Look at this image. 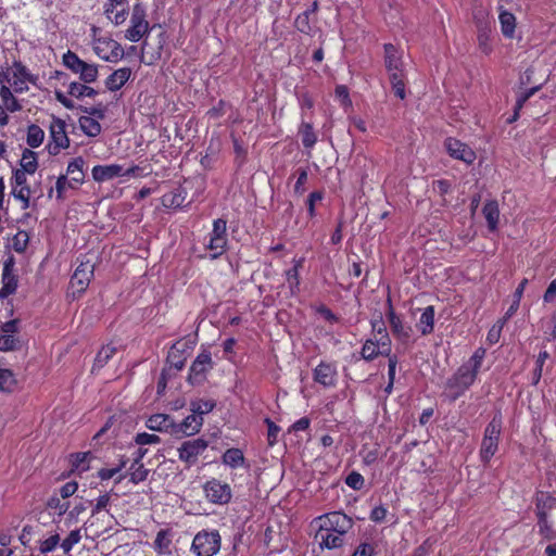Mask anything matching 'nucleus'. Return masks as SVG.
<instances>
[{
	"label": "nucleus",
	"instance_id": "nucleus-1",
	"mask_svg": "<svg viewBox=\"0 0 556 556\" xmlns=\"http://www.w3.org/2000/svg\"><path fill=\"white\" fill-rule=\"evenodd\" d=\"M485 350H476L470 358L446 381L444 395L452 402L462 396L475 382Z\"/></svg>",
	"mask_w": 556,
	"mask_h": 556
},
{
	"label": "nucleus",
	"instance_id": "nucleus-2",
	"mask_svg": "<svg viewBox=\"0 0 556 556\" xmlns=\"http://www.w3.org/2000/svg\"><path fill=\"white\" fill-rule=\"evenodd\" d=\"M20 165L21 167L14 172L12 194L23 203L22 207L26 208L31 193L26 185V176L35 174V155L31 150L24 151Z\"/></svg>",
	"mask_w": 556,
	"mask_h": 556
},
{
	"label": "nucleus",
	"instance_id": "nucleus-3",
	"mask_svg": "<svg viewBox=\"0 0 556 556\" xmlns=\"http://www.w3.org/2000/svg\"><path fill=\"white\" fill-rule=\"evenodd\" d=\"M502 421L494 417L485 427L480 447V459L488 464L498 450Z\"/></svg>",
	"mask_w": 556,
	"mask_h": 556
},
{
	"label": "nucleus",
	"instance_id": "nucleus-4",
	"mask_svg": "<svg viewBox=\"0 0 556 556\" xmlns=\"http://www.w3.org/2000/svg\"><path fill=\"white\" fill-rule=\"evenodd\" d=\"M222 545V538L217 530H202L195 534L191 549L197 556H214Z\"/></svg>",
	"mask_w": 556,
	"mask_h": 556
},
{
	"label": "nucleus",
	"instance_id": "nucleus-5",
	"mask_svg": "<svg viewBox=\"0 0 556 556\" xmlns=\"http://www.w3.org/2000/svg\"><path fill=\"white\" fill-rule=\"evenodd\" d=\"M63 64L73 73L79 75V79L85 84H91L98 78V65L83 61L72 51H67L63 55Z\"/></svg>",
	"mask_w": 556,
	"mask_h": 556
},
{
	"label": "nucleus",
	"instance_id": "nucleus-6",
	"mask_svg": "<svg viewBox=\"0 0 556 556\" xmlns=\"http://www.w3.org/2000/svg\"><path fill=\"white\" fill-rule=\"evenodd\" d=\"M93 270L94 265L90 261L80 262L71 278L68 296L76 299L86 291L93 277Z\"/></svg>",
	"mask_w": 556,
	"mask_h": 556
},
{
	"label": "nucleus",
	"instance_id": "nucleus-7",
	"mask_svg": "<svg viewBox=\"0 0 556 556\" xmlns=\"http://www.w3.org/2000/svg\"><path fill=\"white\" fill-rule=\"evenodd\" d=\"M146 9L141 3H136L132 7V13L130 17V26L126 30V39L131 42H138L143 36L149 34L150 26L146 20Z\"/></svg>",
	"mask_w": 556,
	"mask_h": 556
},
{
	"label": "nucleus",
	"instance_id": "nucleus-8",
	"mask_svg": "<svg viewBox=\"0 0 556 556\" xmlns=\"http://www.w3.org/2000/svg\"><path fill=\"white\" fill-rule=\"evenodd\" d=\"M320 527L344 535L352 529L353 520L341 511H331L317 518Z\"/></svg>",
	"mask_w": 556,
	"mask_h": 556
},
{
	"label": "nucleus",
	"instance_id": "nucleus-9",
	"mask_svg": "<svg viewBox=\"0 0 556 556\" xmlns=\"http://www.w3.org/2000/svg\"><path fill=\"white\" fill-rule=\"evenodd\" d=\"M204 492L206 498L213 503L218 505H224L229 503L231 500V488L228 483L222 482L217 479L208 480L204 486Z\"/></svg>",
	"mask_w": 556,
	"mask_h": 556
},
{
	"label": "nucleus",
	"instance_id": "nucleus-10",
	"mask_svg": "<svg viewBox=\"0 0 556 556\" xmlns=\"http://www.w3.org/2000/svg\"><path fill=\"white\" fill-rule=\"evenodd\" d=\"M389 303V312L387 317L390 323L392 334L399 340L402 344H409L414 339V330L410 326L406 325L400 316H397L391 305V300H388Z\"/></svg>",
	"mask_w": 556,
	"mask_h": 556
},
{
	"label": "nucleus",
	"instance_id": "nucleus-11",
	"mask_svg": "<svg viewBox=\"0 0 556 556\" xmlns=\"http://www.w3.org/2000/svg\"><path fill=\"white\" fill-rule=\"evenodd\" d=\"M138 170L137 166L129 167L124 169L122 165L118 164H110V165H96L92 168V178L98 182H103L111 180L121 176H134Z\"/></svg>",
	"mask_w": 556,
	"mask_h": 556
},
{
	"label": "nucleus",
	"instance_id": "nucleus-12",
	"mask_svg": "<svg viewBox=\"0 0 556 556\" xmlns=\"http://www.w3.org/2000/svg\"><path fill=\"white\" fill-rule=\"evenodd\" d=\"M206 440L198 438L185 441L178 448V457L188 466L195 464L198 457L207 448Z\"/></svg>",
	"mask_w": 556,
	"mask_h": 556
},
{
	"label": "nucleus",
	"instance_id": "nucleus-13",
	"mask_svg": "<svg viewBox=\"0 0 556 556\" xmlns=\"http://www.w3.org/2000/svg\"><path fill=\"white\" fill-rule=\"evenodd\" d=\"M34 83L31 75L27 72L26 67L21 63L15 62L9 68L8 84L16 93L23 92L28 89V84Z\"/></svg>",
	"mask_w": 556,
	"mask_h": 556
},
{
	"label": "nucleus",
	"instance_id": "nucleus-14",
	"mask_svg": "<svg viewBox=\"0 0 556 556\" xmlns=\"http://www.w3.org/2000/svg\"><path fill=\"white\" fill-rule=\"evenodd\" d=\"M444 147L450 156L463 161L468 165L472 164L476 160L475 151L469 146L455 138H447L444 142Z\"/></svg>",
	"mask_w": 556,
	"mask_h": 556
},
{
	"label": "nucleus",
	"instance_id": "nucleus-15",
	"mask_svg": "<svg viewBox=\"0 0 556 556\" xmlns=\"http://www.w3.org/2000/svg\"><path fill=\"white\" fill-rule=\"evenodd\" d=\"M50 129L52 141L48 144V150L50 154L56 155L61 149L68 147L70 140L65 131V124L62 121L53 122Z\"/></svg>",
	"mask_w": 556,
	"mask_h": 556
},
{
	"label": "nucleus",
	"instance_id": "nucleus-16",
	"mask_svg": "<svg viewBox=\"0 0 556 556\" xmlns=\"http://www.w3.org/2000/svg\"><path fill=\"white\" fill-rule=\"evenodd\" d=\"M384 66L389 75L404 72L403 54L394 45L386 43Z\"/></svg>",
	"mask_w": 556,
	"mask_h": 556
},
{
	"label": "nucleus",
	"instance_id": "nucleus-17",
	"mask_svg": "<svg viewBox=\"0 0 556 556\" xmlns=\"http://www.w3.org/2000/svg\"><path fill=\"white\" fill-rule=\"evenodd\" d=\"M104 13L115 25L123 24L128 14L127 0H108L104 4Z\"/></svg>",
	"mask_w": 556,
	"mask_h": 556
},
{
	"label": "nucleus",
	"instance_id": "nucleus-18",
	"mask_svg": "<svg viewBox=\"0 0 556 556\" xmlns=\"http://www.w3.org/2000/svg\"><path fill=\"white\" fill-rule=\"evenodd\" d=\"M315 539L318 541L321 548L332 549L341 547L344 544V535L329 531L327 528L320 526H318Z\"/></svg>",
	"mask_w": 556,
	"mask_h": 556
},
{
	"label": "nucleus",
	"instance_id": "nucleus-19",
	"mask_svg": "<svg viewBox=\"0 0 556 556\" xmlns=\"http://www.w3.org/2000/svg\"><path fill=\"white\" fill-rule=\"evenodd\" d=\"M203 425V417L191 414L187 416L179 425L174 424L173 433L180 435H193L198 433Z\"/></svg>",
	"mask_w": 556,
	"mask_h": 556
},
{
	"label": "nucleus",
	"instance_id": "nucleus-20",
	"mask_svg": "<svg viewBox=\"0 0 556 556\" xmlns=\"http://www.w3.org/2000/svg\"><path fill=\"white\" fill-rule=\"evenodd\" d=\"M336 368L331 364L320 363L314 371V379L324 387H332L336 382Z\"/></svg>",
	"mask_w": 556,
	"mask_h": 556
},
{
	"label": "nucleus",
	"instance_id": "nucleus-21",
	"mask_svg": "<svg viewBox=\"0 0 556 556\" xmlns=\"http://www.w3.org/2000/svg\"><path fill=\"white\" fill-rule=\"evenodd\" d=\"M131 70L129 67H122L114 71L106 79L105 87L110 91L119 90L130 78Z\"/></svg>",
	"mask_w": 556,
	"mask_h": 556
},
{
	"label": "nucleus",
	"instance_id": "nucleus-22",
	"mask_svg": "<svg viewBox=\"0 0 556 556\" xmlns=\"http://www.w3.org/2000/svg\"><path fill=\"white\" fill-rule=\"evenodd\" d=\"M556 505V498L545 492H539L535 496L536 517L542 521H545V517Z\"/></svg>",
	"mask_w": 556,
	"mask_h": 556
},
{
	"label": "nucleus",
	"instance_id": "nucleus-23",
	"mask_svg": "<svg viewBox=\"0 0 556 556\" xmlns=\"http://www.w3.org/2000/svg\"><path fill=\"white\" fill-rule=\"evenodd\" d=\"M434 315L435 311L432 305H429L422 309L421 315L418 321L416 323V329L422 336H427L433 331Z\"/></svg>",
	"mask_w": 556,
	"mask_h": 556
},
{
	"label": "nucleus",
	"instance_id": "nucleus-24",
	"mask_svg": "<svg viewBox=\"0 0 556 556\" xmlns=\"http://www.w3.org/2000/svg\"><path fill=\"white\" fill-rule=\"evenodd\" d=\"M2 286L9 292H15L17 288V277L14 274V258L12 256L3 264Z\"/></svg>",
	"mask_w": 556,
	"mask_h": 556
},
{
	"label": "nucleus",
	"instance_id": "nucleus-25",
	"mask_svg": "<svg viewBox=\"0 0 556 556\" xmlns=\"http://www.w3.org/2000/svg\"><path fill=\"white\" fill-rule=\"evenodd\" d=\"M498 21L501 25V31L507 39L515 37L516 29V17L513 13L500 8Z\"/></svg>",
	"mask_w": 556,
	"mask_h": 556
},
{
	"label": "nucleus",
	"instance_id": "nucleus-26",
	"mask_svg": "<svg viewBox=\"0 0 556 556\" xmlns=\"http://www.w3.org/2000/svg\"><path fill=\"white\" fill-rule=\"evenodd\" d=\"M84 165L85 161L80 156L73 159L67 165L65 175H67V178H70L76 186L84 182Z\"/></svg>",
	"mask_w": 556,
	"mask_h": 556
},
{
	"label": "nucleus",
	"instance_id": "nucleus-27",
	"mask_svg": "<svg viewBox=\"0 0 556 556\" xmlns=\"http://www.w3.org/2000/svg\"><path fill=\"white\" fill-rule=\"evenodd\" d=\"M147 427L154 431H173L174 420L169 415L155 414L147 420Z\"/></svg>",
	"mask_w": 556,
	"mask_h": 556
},
{
	"label": "nucleus",
	"instance_id": "nucleus-28",
	"mask_svg": "<svg viewBox=\"0 0 556 556\" xmlns=\"http://www.w3.org/2000/svg\"><path fill=\"white\" fill-rule=\"evenodd\" d=\"M1 330L3 334L0 337V348H14L16 341L13 334L18 330V320L13 319L4 323Z\"/></svg>",
	"mask_w": 556,
	"mask_h": 556
},
{
	"label": "nucleus",
	"instance_id": "nucleus-29",
	"mask_svg": "<svg viewBox=\"0 0 556 556\" xmlns=\"http://www.w3.org/2000/svg\"><path fill=\"white\" fill-rule=\"evenodd\" d=\"M483 216L488 223L490 231H494L497 228L500 210L496 201H488L482 208Z\"/></svg>",
	"mask_w": 556,
	"mask_h": 556
},
{
	"label": "nucleus",
	"instance_id": "nucleus-30",
	"mask_svg": "<svg viewBox=\"0 0 556 556\" xmlns=\"http://www.w3.org/2000/svg\"><path fill=\"white\" fill-rule=\"evenodd\" d=\"M68 94L72 97H75L77 99H81L84 97H96L98 94V91L93 89L92 87L87 86V84H81L78 81H73L68 86Z\"/></svg>",
	"mask_w": 556,
	"mask_h": 556
},
{
	"label": "nucleus",
	"instance_id": "nucleus-31",
	"mask_svg": "<svg viewBox=\"0 0 556 556\" xmlns=\"http://www.w3.org/2000/svg\"><path fill=\"white\" fill-rule=\"evenodd\" d=\"M211 354L204 350L202 353L198 355V357L193 362L191 366V375L197 377L204 374L205 371H207L208 368H211Z\"/></svg>",
	"mask_w": 556,
	"mask_h": 556
},
{
	"label": "nucleus",
	"instance_id": "nucleus-32",
	"mask_svg": "<svg viewBox=\"0 0 556 556\" xmlns=\"http://www.w3.org/2000/svg\"><path fill=\"white\" fill-rule=\"evenodd\" d=\"M186 199V192L179 188L170 193H166L162 198V203L165 207L178 208L181 207Z\"/></svg>",
	"mask_w": 556,
	"mask_h": 556
},
{
	"label": "nucleus",
	"instance_id": "nucleus-33",
	"mask_svg": "<svg viewBox=\"0 0 556 556\" xmlns=\"http://www.w3.org/2000/svg\"><path fill=\"white\" fill-rule=\"evenodd\" d=\"M223 463L231 468H237L244 464V455L240 448H228L223 455Z\"/></svg>",
	"mask_w": 556,
	"mask_h": 556
},
{
	"label": "nucleus",
	"instance_id": "nucleus-34",
	"mask_svg": "<svg viewBox=\"0 0 556 556\" xmlns=\"http://www.w3.org/2000/svg\"><path fill=\"white\" fill-rule=\"evenodd\" d=\"M81 130L89 137H96L101 132L100 123L91 116H81L79 118Z\"/></svg>",
	"mask_w": 556,
	"mask_h": 556
},
{
	"label": "nucleus",
	"instance_id": "nucleus-35",
	"mask_svg": "<svg viewBox=\"0 0 556 556\" xmlns=\"http://www.w3.org/2000/svg\"><path fill=\"white\" fill-rule=\"evenodd\" d=\"M389 80L392 89L397 98L404 100L406 97L405 91V72L389 75Z\"/></svg>",
	"mask_w": 556,
	"mask_h": 556
},
{
	"label": "nucleus",
	"instance_id": "nucleus-36",
	"mask_svg": "<svg viewBox=\"0 0 556 556\" xmlns=\"http://www.w3.org/2000/svg\"><path fill=\"white\" fill-rule=\"evenodd\" d=\"M149 470L144 468L143 464L139 459H135L129 467L130 481L135 484L142 482L147 479Z\"/></svg>",
	"mask_w": 556,
	"mask_h": 556
},
{
	"label": "nucleus",
	"instance_id": "nucleus-37",
	"mask_svg": "<svg viewBox=\"0 0 556 556\" xmlns=\"http://www.w3.org/2000/svg\"><path fill=\"white\" fill-rule=\"evenodd\" d=\"M206 247L212 251L211 258L215 260L225 252L227 237H211Z\"/></svg>",
	"mask_w": 556,
	"mask_h": 556
},
{
	"label": "nucleus",
	"instance_id": "nucleus-38",
	"mask_svg": "<svg viewBox=\"0 0 556 556\" xmlns=\"http://www.w3.org/2000/svg\"><path fill=\"white\" fill-rule=\"evenodd\" d=\"M186 362V356L184 355V350H170L167 356V365L168 370L174 368L175 370H180L184 368Z\"/></svg>",
	"mask_w": 556,
	"mask_h": 556
},
{
	"label": "nucleus",
	"instance_id": "nucleus-39",
	"mask_svg": "<svg viewBox=\"0 0 556 556\" xmlns=\"http://www.w3.org/2000/svg\"><path fill=\"white\" fill-rule=\"evenodd\" d=\"M300 135L302 143L305 148H312L317 141V137L314 132L313 126L309 123L301 124Z\"/></svg>",
	"mask_w": 556,
	"mask_h": 556
},
{
	"label": "nucleus",
	"instance_id": "nucleus-40",
	"mask_svg": "<svg viewBox=\"0 0 556 556\" xmlns=\"http://www.w3.org/2000/svg\"><path fill=\"white\" fill-rule=\"evenodd\" d=\"M77 187L78 186L67 178V175H60L55 182L56 198L59 200L64 199L67 189H77Z\"/></svg>",
	"mask_w": 556,
	"mask_h": 556
},
{
	"label": "nucleus",
	"instance_id": "nucleus-41",
	"mask_svg": "<svg viewBox=\"0 0 556 556\" xmlns=\"http://www.w3.org/2000/svg\"><path fill=\"white\" fill-rule=\"evenodd\" d=\"M0 86H1L0 98H1L5 109L9 111H12V112L17 110L18 105H17L15 98L12 94L11 89L8 86H5V84H1Z\"/></svg>",
	"mask_w": 556,
	"mask_h": 556
},
{
	"label": "nucleus",
	"instance_id": "nucleus-42",
	"mask_svg": "<svg viewBox=\"0 0 556 556\" xmlns=\"http://www.w3.org/2000/svg\"><path fill=\"white\" fill-rule=\"evenodd\" d=\"M372 329L375 331L374 339L378 345L386 346L390 343L389 334L382 321L374 323Z\"/></svg>",
	"mask_w": 556,
	"mask_h": 556
},
{
	"label": "nucleus",
	"instance_id": "nucleus-43",
	"mask_svg": "<svg viewBox=\"0 0 556 556\" xmlns=\"http://www.w3.org/2000/svg\"><path fill=\"white\" fill-rule=\"evenodd\" d=\"M153 545L156 552L167 553L170 545L169 532L167 530L159 531Z\"/></svg>",
	"mask_w": 556,
	"mask_h": 556
},
{
	"label": "nucleus",
	"instance_id": "nucleus-44",
	"mask_svg": "<svg viewBox=\"0 0 556 556\" xmlns=\"http://www.w3.org/2000/svg\"><path fill=\"white\" fill-rule=\"evenodd\" d=\"M72 465L77 470L87 471L89 469V460L91 458L90 452L76 453L72 456Z\"/></svg>",
	"mask_w": 556,
	"mask_h": 556
},
{
	"label": "nucleus",
	"instance_id": "nucleus-45",
	"mask_svg": "<svg viewBox=\"0 0 556 556\" xmlns=\"http://www.w3.org/2000/svg\"><path fill=\"white\" fill-rule=\"evenodd\" d=\"M29 239L28 232L20 230L12 239V248L15 252L23 253L28 245Z\"/></svg>",
	"mask_w": 556,
	"mask_h": 556
},
{
	"label": "nucleus",
	"instance_id": "nucleus-46",
	"mask_svg": "<svg viewBox=\"0 0 556 556\" xmlns=\"http://www.w3.org/2000/svg\"><path fill=\"white\" fill-rule=\"evenodd\" d=\"M215 407V403L213 401L199 400L191 403V410L197 416H203L208 414Z\"/></svg>",
	"mask_w": 556,
	"mask_h": 556
},
{
	"label": "nucleus",
	"instance_id": "nucleus-47",
	"mask_svg": "<svg viewBox=\"0 0 556 556\" xmlns=\"http://www.w3.org/2000/svg\"><path fill=\"white\" fill-rule=\"evenodd\" d=\"M15 386V379L11 370L0 368V390L11 392Z\"/></svg>",
	"mask_w": 556,
	"mask_h": 556
},
{
	"label": "nucleus",
	"instance_id": "nucleus-48",
	"mask_svg": "<svg viewBox=\"0 0 556 556\" xmlns=\"http://www.w3.org/2000/svg\"><path fill=\"white\" fill-rule=\"evenodd\" d=\"M81 540L80 530H73L61 543V547L65 554L70 553L74 545Z\"/></svg>",
	"mask_w": 556,
	"mask_h": 556
},
{
	"label": "nucleus",
	"instance_id": "nucleus-49",
	"mask_svg": "<svg viewBox=\"0 0 556 556\" xmlns=\"http://www.w3.org/2000/svg\"><path fill=\"white\" fill-rule=\"evenodd\" d=\"M364 477L357 471L350 472L345 478L346 485L356 491L361 490L364 486Z\"/></svg>",
	"mask_w": 556,
	"mask_h": 556
},
{
	"label": "nucleus",
	"instance_id": "nucleus-50",
	"mask_svg": "<svg viewBox=\"0 0 556 556\" xmlns=\"http://www.w3.org/2000/svg\"><path fill=\"white\" fill-rule=\"evenodd\" d=\"M302 262L298 261L295 265L287 270V281L290 286V288L293 290V288H298L300 285L299 280V268L301 267Z\"/></svg>",
	"mask_w": 556,
	"mask_h": 556
},
{
	"label": "nucleus",
	"instance_id": "nucleus-51",
	"mask_svg": "<svg viewBox=\"0 0 556 556\" xmlns=\"http://www.w3.org/2000/svg\"><path fill=\"white\" fill-rule=\"evenodd\" d=\"M59 543H60V535H59V533H54L40 543L39 549L41 553L52 552L59 545Z\"/></svg>",
	"mask_w": 556,
	"mask_h": 556
},
{
	"label": "nucleus",
	"instance_id": "nucleus-52",
	"mask_svg": "<svg viewBox=\"0 0 556 556\" xmlns=\"http://www.w3.org/2000/svg\"><path fill=\"white\" fill-rule=\"evenodd\" d=\"M232 143H233V151L236 154V161L238 162L239 166L243 164L245 156H247V149L244 148L243 143L236 137L232 136Z\"/></svg>",
	"mask_w": 556,
	"mask_h": 556
},
{
	"label": "nucleus",
	"instance_id": "nucleus-53",
	"mask_svg": "<svg viewBox=\"0 0 556 556\" xmlns=\"http://www.w3.org/2000/svg\"><path fill=\"white\" fill-rule=\"evenodd\" d=\"M323 198H324V193L321 191H314V192L309 193L307 201H306L307 212H308L309 217L313 218L315 216V204L317 202H320L323 200Z\"/></svg>",
	"mask_w": 556,
	"mask_h": 556
},
{
	"label": "nucleus",
	"instance_id": "nucleus-54",
	"mask_svg": "<svg viewBox=\"0 0 556 556\" xmlns=\"http://www.w3.org/2000/svg\"><path fill=\"white\" fill-rule=\"evenodd\" d=\"M503 326L504 324H502V320H497V323L489 330L486 341L490 345L498 342Z\"/></svg>",
	"mask_w": 556,
	"mask_h": 556
},
{
	"label": "nucleus",
	"instance_id": "nucleus-55",
	"mask_svg": "<svg viewBox=\"0 0 556 556\" xmlns=\"http://www.w3.org/2000/svg\"><path fill=\"white\" fill-rule=\"evenodd\" d=\"M126 466V462L122 460L117 467L114 468H102L98 472V477L101 480H109L113 478L116 473H118Z\"/></svg>",
	"mask_w": 556,
	"mask_h": 556
},
{
	"label": "nucleus",
	"instance_id": "nucleus-56",
	"mask_svg": "<svg viewBox=\"0 0 556 556\" xmlns=\"http://www.w3.org/2000/svg\"><path fill=\"white\" fill-rule=\"evenodd\" d=\"M227 222L218 218L213 223V230L211 237H227Z\"/></svg>",
	"mask_w": 556,
	"mask_h": 556
},
{
	"label": "nucleus",
	"instance_id": "nucleus-57",
	"mask_svg": "<svg viewBox=\"0 0 556 556\" xmlns=\"http://www.w3.org/2000/svg\"><path fill=\"white\" fill-rule=\"evenodd\" d=\"M135 441L139 445L156 444L160 442V437H157L156 434L142 432L136 435Z\"/></svg>",
	"mask_w": 556,
	"mask_h": 556
},
{
	"label": "nucleus",
	"instance_id": "nucleus-58",
	"mask_svg": "<svg viewBox=\"0 0 556 556\" xmlns=\"http://www.w3.org/2000/svg\"><path fill=\"white\" fill-rule=\"evenodd\" d=\"M47 506L52 509H58L60 516L65 514L68 509V504L62 503L61 500L55 495L49 498Z\"/></svg>",
	"mask_w": 556,
	"mask_h": 556
},
{
	"label": "nucleus",
	"instance_id": "nucleus-59",
	"mask_svg": "<svg viewBox=\"0 0 556 556\" xmlns=\"http://www.w3.org/2000/svg\"><path fill=\"white\" fill-rule=\"evenodd\" d=\"M299 176L294 185V192L302 194L305 191L304 185L307 181V170L305 168L299 169Z\"/></svg>",
	"mask_w": 556,
	"mask_h": 556
},
{
	"label": "nucleus",
	"instance_id": "nucleus-60",
	"mask_svg": "<svg viewBox=\"0 0 556 556\" xmlns=\"http://www.w3.org/2000/svg\"><path fill=\"white\" fill-rule=\"evenodd\" d=\"M295 27L301 33H308L311 29L309 23H308V12H304L300 14L295 20Z\"/></svg>",
	"mask_w": 556,
	"mask_h": 556
},
{
	"label": "nucleus",
	"instance_id": "nucleus-61",
	"mask_svg": "<svg viewBox=\"0 0 556 556\" xmlns=\"http://www.w3.org/2000/svg\"><path fill=\"white\" fill-rule=\"evenodd\" d=\"M489 34L486 31V29H481L478 34V41H479V47L481 48V50L485 53V54H489L491 52V46L489 43Z\"/></svg>",
	"mask_w": 556,
	"mask_h": 556
},
{
	"label": "nucleus",
	"instance_id": "nucleus-62",
	"mask_svg": "<svg viewBox=\"0 0 556 556\" xmlns=\"http://www.w3.org/2000/svg\"><path fill=\"white\" fill-rule=\"evenodd\" d=\"M77 489L78 484L75 481H70L60 489V495L62 498H67L72 496L77 491Z\"/></svg>",
	"mask_w": 556,
	"mask_h": 556
},
{
	"label": "nucleus",
	"instance_id": "nucleus-63",
	"mask_svg": "<svg viewBox=\"0 0 556 556\" xmlns=\"http://www.w3.org/2000/svg\"><path fill=\"white\" fill-rule=\"evenodd\" d=\"M543 299L547 303L554 302L556 300V278L553 279L548 285Z\"/></svg>",
	"mask_w": 556,
	"mask_h": 556
},
{
	"label": "nucleus",
	"instance_id": "nucleus-64",
	"mask_svg": "<svg viewBox=\"0 0 556 556\" xmlns=\"http://www.w3.org/2000/svg\"><path fill=\"white\" fill-rule=\"evenodd\" d=\"M374 547L370 544L363 543L361 544L352 556H372Z\"/></svg>",
	"mask_w": 556,
	"mask_h": 556
}]
</instances>
